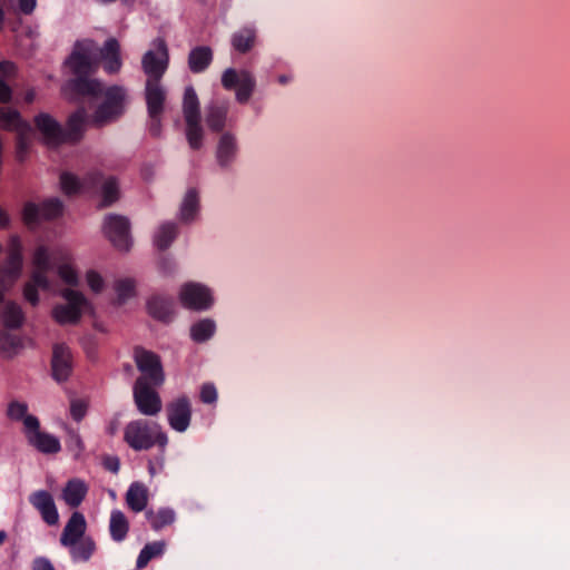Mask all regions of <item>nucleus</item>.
Instances as JSON below:
<instances>
[{
    "mask_svg": "<svg viewBox=\"0 0 570 570\" xmlns=\"http://www.w3.org/2000/svg\"><path fill=\"white\" fill-rule=\"evenodd\" d=\"M66 65L75 76L62 86V92L68 99L79 101L86 95H98L101 91V82L89 78L96 71L89 41H77Z\"/></svg>",
    "mask_w": 570,
    "mask_h": 570,
    "instance_id": "f257e3e1",
    "label": "nucleus"
},
{
    "mask_svg": "<svg viewBox=\"0 0 570 570\" xmlns=\"http://www.w3.org/2000/svg\"><path fill=\"white\" fill-rule=\"evenodd\" d=\"M124 441L134 451H148L157 446L160 453L164 454L168 444V436L158 423L138 419L130 421L125 426Z\"/></svg>",
    "mask_w": 570,
    "mask_h": 570,
    "instance_id": "f03ea898",
    "label": "nucleus"
},
{
    "mask_svg": "<svg viewBox=\"0 0 570 570\" xmlns=\"http://www.w3.org/2000/svg\"><path fill=\"white\" fill-rule=\"evenodd\" d=\"M86 97L102 99L92 115V122L97 127L116 121L125 112L127 90L122 86L112 85L105 87L101 83V91L98 95H86Z\"/></svg>",
    "mask_w": 570,
    "mask_h": 570,
    "instance_id": "7ed1b4c3",
    "label": "nucleus"
},
{
    "mask_svg": "<svg viewBox=\"0 0 570 570\" xmlns=\"http://www.w3.org/2000/svg\"><path fill=\"white\" fill-rule=\"evenodd\" d=\"M22 243L18 235H11L7 247V258L0 265V303L4 294L12 288L22 272Z\"/></svg>",
    "mask_w": 570,
    "mask_h": 570,
    "instance_id": "20e7f679",
    "label": "nucleus"
},
{
    "mask_svg": "<svg viewBox=\"0 0 570 570\" xmlns=\"http://www.w3.org/2000/svg\"><path fill=\"white\" fill-rule=\"evenodd\" d=\"M61 295L66 303L58 304L52 309V317L60 325L77 324L85 313L91 312V304L82 293L67 288Z\"/></svg>",
    "mask_w": 570,
    "mask_h": 570,
    "instance_id": "39448f33",
    "label": "nucleus"
},
{
    "mask_svg": "<svg viewBox=\"0 0 570 570\" xmlns=\"http://www.w3.org/2000/svg\"><path fill=\"white\" fill-rule=\"evenodd\" d=\"M169 65V53L167 43L163 38H157L151 42L149 49L141 59V67L147 75V80L160 81Z\"/></svg>",
    "mask_w": 570,
    "mask_h": 570,
    "instance_id": "423d86ee",
    "label": "nucleus"
},
{
    "mask_svg": "<svg viewBox=\"0 0 570 570\" xmlns=\"http://www.w3.org/2000/svg\"><path fill=\"white\" fill-rule=\"evenodd\" d=\"M130 223L121 215L109 214L104 222V234L119 250H128L131 245Z\"/></svg>",
    "mask_w": 570,
    "mask_h": 570,
    "instance_id": "0eeeda50",
    "label": "nucleus"
},
{
    "mask_svg": "<svg viewBox=\"0 0 570 570\" xmlns=\"http://www.w3.org/2000/svg\"><path fill=\"white\" fill-rule=\"evenodd\" d=\"M88 189H99L101 193V206L107 207L119 199V184L115 176L105 177L99 169H92L85 176Z\"/></svg>",
    "mask_w": 570,
    "mask_h": 570,
    "instance_id": "6e6552de",
    "label": "nucleus"
},
{
    "mask_svg": "<svg viewBox=\"0 0 570 570\" xmlns=\"http://www.w3.org/2000/svg\"><path fill=\"white\" fill-rule=\"evenodd\" d=\"M63 204L59 198H51L40 205L27 203L23 207L22 217L26 224H37L40 219H53L62 215Z\"/></svg>",
    "mask_w": 570,
    "mask_h": 570,
    "instance_id": "1a4fd4ad",
    "label": "nucleus"
},
{
    "mask_svg": "<svg viewBox=\"0 0 570 570\" xmlns=\"http://www.w3.org/2000/svg\"><path fill=\"white\" fill-rule=\"evenodd\" d=\"M179 298L184 307L195 311L208 309L213 304L209 288L199 283L183 285Z\"/></svg>",
    "mask_w": 570,
    "mask_h": 570,
    "instance_id": "9d476101",
    "label": "nucleus"
},
{
    "mask_svg": "<svg viewBox=\"0 0 570 570\" xmlns=\"http://www.w3.org/2000/svg\"><path fill=\"white\" fill-rule=\"evenodd\" d=\"M134 400L138 411L144 415L154 416L161 410L160 396L142 379L135 383Z\"/></svg>",
    "mask_w": 570,
    "mask_h": 570,
    "instance_id": "9b49d317",
    "label": "nucleus"
},
{
    "mask_svg": "<svg viewBox=\"0 0 570 570\" xmlns=\"http://www.w3.org/2000/svg\"><path fill=\"white\" fill-rule=\"evenodd\" d=\"M166 413L170 428L180 433L185 432L191 420V403L187 396H179L166 405Z\"/></svg>",
    "mask_w": 570,
    "mask_h": 570,
    "instance_id": "f8f14e48",
    "label": "nucleus"
},
{
    "mask_svg": "<svg viewBox=\"0 0 570 570\" xmlns=\"http://www.w3.org/2000/svg\"><path fill=\"white\" fill-rule=\"evenodd\" d=\"M73 368L71 350L65 343H57L52 347L51 374L58 383L66 382Z\"/></svg>",
    "mask_w": 570,
    "mask_h": 570,
    "instance_id": "ddd939ff",
    "label": "nucleus"
},
{
    "mask_svg": "<svg viewBox=\"0 0 570 570\" xmlns=\"http://www.w3.org/2000/svg\"><path fill=\"white\" fill-rule=\"evenodd\" d=\"M134 356L138 370L155 385H159L164 382L163 366L157 354L137 346L135 347Z\"/></svg>",
    "mask_w": 570,
    "mask_h": 570,
    "instance_id": "4468645a",
    "label": "nucleus"
},
{
    "mask_svg": "<svg viewBox=\"0 0 570 570\" xmlns=\"http://www.w3.org/2000/svg\"><path fill=\"white\" fill-rule=\"evenodd\" d=\"M35 126L48 146L57 147L66 142L65 128L49 114L40 112L35 117Z\"/></svg>",
    "mask_w": 570,
    "mask_h": 570,
    "instance_id": "2eb2a0df",
    "label": "nucleus"
},
{
    "mask_svg": "<svg viewBox=\"0 0 570 570\" xmlns=\"http://www.w3.org/2000/svg\"><path fill=\"white\" fill-rule=\"evenodd\" d=\"M29 502L37 509L43 521L49 525L58 523L59 514L52 495L46 490H38L30 494Z\"/></svg>",
    "mask_w": 570,
    "mask_h": 570,
    "instance_id": "dca6fc26",
    "label": "nucleus"
},
{
    "mask_svg": "<svg viewBox=\"0 0 570 570\" xmlns=\"http://www.w3.org/2000/svg\"><path fill=\"white\" fill-rule=\"evenodd\" d=\"M166 89L160 81L147 80L145 98L148 115H163L166 101Z\"/></svg>",
    "mask_w": 570,
    "mask_h": 570,
    "instance_id": "f3484780",
    "label": "nucleus"
},
{
    "mask_svg": "<svg viewBox=\"0 0 570 570\" xmlns=\"http://www.w3.org/2000/svg\"><path fill=\"white\" fill-rule=\"evenodd\" d=\"M86 527L87 524L83 514L80 512H73L62 530L60 537L61 546H75V543L83 539Z\"/></svg>",
    "mask_w": 570,
    "mask_h": 570,
    "instance_id": "a211bd4d",
    "label": "nucleus"
},
{
    "mask_svg": "<svg viewBox=\"0 0 570 570\" xmlns=\"http://www.w3.org/2000/svg\"><path fill=\"white\" fill-rule=\"evenodd\" d=\"M229 105L227 101H212L206 107L205 121L212 131L219 132L226 126Z\"/></svg>",
    "mask_w": 570,
    "mask_h": 570,
    "instance_id": "6ab92c4d",
    "label": "nucleus"
},
{
    "mask_svg": "<svg viewBox=\"0 0 570 570\" xmlns=\"http://www.w3.org/2000/svg\"><path fill=\"white\" fill-rule=\"evenodd\" d=\"M174 298L163 295H154L147 302V309L151 317L168 323L174 316Z\"/></svg>",
    "mask_w": 570,
    "mask_h": 570,
    "instance_id": "aec40b11",
    "label": "nucleus"
},
{
    "mask_svg": "<svg viewBox=\"0 0 570 570\" xmlns=\"http://www.w3.org/2000/svg\"><path fill=\"white\" fill-rule=\"evenodd\" d=\"M238 151L236 137L232 132H224L217 144L216 159L222 168H228Z\"/></svg>",
    "mask_w": 570,
    "mask_h": 570,
    "instance_id": "412c9836",
    "label": "nucleus"
},
{
    "mask_svg": "<svg viewBox=\"0 0 570 570\" xmlns=\"http://www.w3.org/2000/svg\"><path fill=\"white\" fill-rule=\"evenodd\" d=\"M104 69L107 73H117L121 68L120 46L117 39L109 38L100 51Z\"/></svg>",
    "mask_w": 570,
    "mask_h": 570,
    "instance_id": "4be33fe9",
    "label": "nucleus"
},
{
    "mask_svg": "<svg viewBox=\"0 0 570 570\" xmlns=\"http://www.w3.org/2000/svg\"><path fill=\"white\" fill-rule=\"evenodd\" d=\"M87 119L88 115L83 107L78 108L69 116L67 128L65 129L66 142L76 144L82 138Z\"/></svg>",
    "mask_w": 570,
    "mask_h": 570,
    "instance_id": "5701e85b",
    "label": "nucleus"
},
{
    "mask_svg": "<svg viewBox=\"0 0 570 570\" xmlns=\"http://www.w3.org/2000/svg\"><path fill=\"white\" fill-rule=\"evenodd\" d=\"M213 50L208 46H197L189 51L188 68L193 73H202L213 62Z\"/></svg>",
    "mask_w": 570,
    "mask_h": 570,
    "instance_id": "b1692460",
    "label": "nucleus"
},
{
    "mask_svg": "<svg viewBox=\"0 0 570 570\" xmlns=\"http://www.w3.org/2000/svg\"><path fill=\"white\" fill-rule=\"evenodd\" d=\"M0 127L6 130L31 131V126L22 119L20 112L9 107H0Z\"/></svg>",
    "mask_w": 570,
    "mask_h": 570,
    "instance_id": "393cba45",
    "label": "nucleus"
},
{
    "mask_svg": "<svg viewBox=\"0 0 570 570\" xmlns=\"http://www.w3.org/2000/svg\"><path fill=\"white\" fill-rule=\"evenodd\" d=\"M29 443L43 454H56L61 450L60 441L55 435L42 431L29 435Z\"/></svg>",
    "mask_w": 570,
    "mask_h": 570,
    "instance_id": "a878e982",
    "label": "nucleus"
},
{
    "mask_svg": "<svg viewBox=\"0 0 570 570\" xmlns=\"http://www.w3.org/2000/svg\"><path fill=\"white\" fill-rule=\"evenodd\" d=\"M126 502L134 512L144 511L148 503L147 488L139 482L131 483L126 493Z\"/></svg>",
    "mask_w": 570,
    "mask_h": 570,
    "instance_id": "bb28decb",
    "label": "nucleus"
},
{
    "mask_svg": "<svg viewBox=\"0 0 570 570\" xmlns=\"http://www.w3.org/2000/svg\"><path fill=\"white\" fill-rule=\"evenodd\" d=\"M86 494L87 487L85 482L79 479L69 480L62 490V498L65 502L71 508H77L80 505Z\"/></svg>",
    "mask_w": 570,
    "mask_h": 570,
    "instance_id": "cd10ccee",
    "label": "nucleus"
},
{
    "mask_svg": "<svg viewBox=\"0 0 570 570\" xmlns=\"http://www.w3.org/2000/svg\"><path fill=\"white\" fill-rule=\"evenodd\" d=\"M2 325L8 330H18L24 322V314L16 302H8L0 314Z\"/></svg>",
    "mask_w": 570,
    "mask_h": 570,
    "instance_id": "c85d7f7f",
    "label": "nucleus"
},
{
    "mask_svg": "<svg viewBox=\"0 0 570 570\" xmlns=\"http://www.w3.org/2000/svg\"><path fill=\"white\" fill-rule=\"evenodd\" d=\"M129 531V522L120 510H112L109 520L110 537L116 542H121L126 539Z\"/></svg>",
    "mask_w": 570,
    "mask_h": 570,
    "instance_id": "c756f323",
    "label": "nucleus"
},
{
    "mask_svg": "<svg viewBox=\"0 0 570 570\" xmlns=\"http://www.w3.org/2000/svg\"><path fill=\"white\" fill-rule=\"evenodd\" d=\"M256 30L252 27H244L233 33L232 46L239 53L248 52L255 43Z\"/></svg>",
    "mask_w": 570,
    "mask_h": 570,
    "instance_id": "7c9ffc66",
    "label": "nucleus"
},
{
    "mask_svg": "<svg viewBox=\"0 0 570 570\" xmlns=\"http://www.w3.org/2000/svg\"><path fill=\"white\" fill-rule=\"evenodd\" d=\"M199 210V197L195 188H189L180 206V220L189 223L194 220Z\"/></svg>",
    "mask_w": 570,
    "mask_h": 570,
    "instance_id": "2f4dec72",
    "label": "nucleus"
},
{
    "mask_svg": "<svg viewBox=\"0 0 570 570\" xmlns=\"http://www.w3.org/2000/svg\"><path fill=\"white\" fill-rule=\"evenodd\" d=\"M183 114L185 120L202 119L198 96L191 86L185 88L183 98Z\"/></svg>",
    "mask_w": 570,
    "mask_h": 570,
    "instance_id": "473e14b6",
    "label": "nucleus"
},
{
    "mask_svg": "<svg viewBox=\"0 0 570 570\" xmlns=\"http://www.w3.org/2000/svg\"><path fill=\"white\" fill-rule=\"evenodd\" d=\"M178 234V227L175 223H164L159 226L158 230L154 236V243L160 250L167 249L171 243L176 239Z\"/></svg>",
    "mask_w": 570,
    "mask_h": 570,
    "instance_id": "72a5a7b5",
    "label": "nucleus"
},
{
    "mask_svg": "<svg viewBox=\"0 0 570 570\" xmlns=\"http://www.w3.org/2000/svg\"><path fill=\"white\" fill-rule=\"evenodd\" d=\"M70 554L73 561L76 562H87L96 550V543L90 537H86L75 543V546H69Z\"/></svg>",
    "mask_w": 570,
    "mask_h": 570,
    "instance_id": "f704fd0d",
    "label": "nucleus"
},
{
    "mask_svg": "<svg viewBox=\"0 0 570 570\" xmlns=\"http://www.w3.org/2000/svg\"><path fill=\"white\" fill-rule=\"evenodd\" d=\"M154 530L158 531L175 521V511L170 508H161L157 512L148 510L145 513Z\"/></svg>",
    "mask_w": 570,
    "mask_h": 570,
    "instance_id": "c9c22d12",
    "label": "nucleus"
},
{
    "mask_svg": "<svg viewBox=\"0 0 570 570\" xmlns=\"http://www.w3.org/2000/svg\"><path fill=\"white\" fill-rule=\"evenodd\" d=\"M165 547L166 544L164 541H154L147 543L138 554L136 567L138 569L147 567L151 559L163 556Z\"/></svg>",
    "mask_w": 570,
    "mask_h": 570,
    "instance_id": "e433bc0d",
    "label": "nucleus"
},
{
    "mask_svg": "<svg viewBox=\"0 0 570 570\" xmlns=\"http://www.w3.org/2000/svg\"><path fill=\"white\" fill-rule=\"evenodd\" d=\"M215 330V322L209 318H204L191 326L190 336L196 343H204L214 335Z\"/></svg>",
    "mask_w": 570,
    "mask_h": 570,
    "instance_id": "4c0bfd02",
    "label": "nucleus"
},
{
    "mask_svg": "<svg viewBox=\"0 0 570 570\" xmlns=\"http://www.w3.org/2000/svg\"><path fill=\"white\" fill-rule=\"evenodd\" d=\"M202 119L185 120L186 138L191 149L198 150L203 146L204 128L200 124Z\"/></svg>",
    "mask_w": 570,
    "mask_h": 570,
    "instance_id": "58836bf2",
    "label": "nucleus"
},
{
    "mask_svg": "<svg viewBox=\"0 0 570 570\" xmlns=\"http://www.w3.org/2000/svg\"><path fill=\"white\" fill-rule=\"evenodd\" d=\"M256 86V81L254 76L247 71L242 70L240 82L236 86V99L240 104H246L252 97L254 89Z\"/></svg>",
    "mask_w": 570,
    "mask_h": 570,
    "instance_id": "ea45409f",
    "label": "nucleus"
},
{
    "mask_svg": "<svg viewBox=\"0 0 570 570\" xmlns=\"http://www.w3.org/2000/svg\"><path fill=\"white\" fill-rule=\"evenodd\" d=\"M22 347V342L18 335L0 331V354L7 357L13 356L19 348Z\"/></svg>",
    "mask_w": 570,
    "mask_h": 570,
    "instance_id": "a19ab883",
    "label": "nucleus"
},
{
    "mask_svg": "<svg viewBox=\"0 0 570 570\" xmlns=\"http://www.w3.org/2000/svg\"><path fill=\"white\" fill-rule=\"evenodd\" d=\"M60 186L66 195H75L82 188H88L85 184V177L80 180L77 176L70 173H62L60 175Z\"/></svg>",
    "mask_w": 570,
    "mask_h": 570,
    "instance_id": "79ce46f5",
    "label": "nucleus"
},
{
    "mask_svg": "<svg viewBox=\"0 0 570 570\" xmlns=\"http://www.w3.org/2000/svg\"><path fill=\"white\" fill-rule=\"evenodd\" d=\"M135 281L132 278H121L116 281L115 291L119 304L125 303L130 297L135 296Z\"/></svg>",
    "mask_w": 570,
    "mask_h": 570,
    "instance_id": "37998d69",
    "label": "nucleus"
},
{
    "mask_svg": "<svg viewBox=\"0 0 570 570\" xmlns=\"http://www.w3.org/2000/svg\"><path fill=\"white\" fill-rule=\"evenodd\" d=\"M31 131L17 132L16 141V157L19 161H23L27 157L30 147L29 135Z\"/></svg>",
    "mask_w": 570,
    "mask_h": 570,
    "instance_id": "c03bdc74",
    "label": "nucleus"
},
{
    "mask_svg": "<svg viewBox=\"0 0 570 570\" xmlns=\"http://www.w3.org/2000/svg\"><path fill=\"white\" fill-rule=\"evenodd\" d=\"M66 445L71 452L75 453L76 458H78L85 449V444L80 434L72 429L68 430V439L66 441Z\"/></svg>",
    "mask_w": 570,
    "mask_h": 570,
    "instance_id": "a18cd8bd",
    "label": "nucleus"
},
{
    "mask_svg": "<svg viewBox=\"0 0 570 570\" xmlns=\"http://www.w3.org/2000/svg\"><path fill=\"white\" fill-rule=\"evenodd\" d=\"M240 78L242 70L238 72L234 68H227L222 75V86L227 90L235 89L240 82Z\"/></svg>",
    "mask_w": 570,
    "mask_h": 570,
    "instance_id": "49530a36",
    "label": "nucleus"
},
{
    "mask_svg": "<svg viewBox=\"0 0 570 570\" xmlns=\"http://www.w3.org/2000/svg\"><path fill=\"white\" fill-rule=\"evenodd\" d=\"M36 269H50V256L45 246H39L33 254Z\"/></svg>",
    "mask_w": 570,
    "mask_h": 570,
    "instance_id": "de8ad7c7",
    "label": "nucleus"
},
{
    "mask_svg": "<svg viewBox=\"0 0 570 570\" xmlns=\"http://www.w3.org/2000/svg\"><path fill=\"white\" fill-rule=\"evenodd\" d=\"M28 412V406L26 403H21L18 401H13L8 406V416L12 420H22Z\"/></svg>",
    "mask_w": 570,
    "mask_h": 570,
    "instance_id": "09e8293b",
    "label": "nucleus"
},
{
    "mask_svg": "<svg viewBox=\"0 0 570 570\" xmlns=\"http://www.w3.org/2000/svg\"><path fill=\"white\" fill-rule=\"evenodd\" d=\"M47 269H35L28 283L33 284V286L38 288L48 289L49 279L47 277Z\"/></svg>",
    "mask_w": 570,
    "mask_h": 570,
    "instance_id": "8fccbe9b",
    "label": "nucleus"
},
{
    "mask_svg": "<svg viewBox=\"0 0 570 570\" xmlns=\"http://www.w3.org/2000/svg\"><path fill=\"white\" fill-rule=\"evenodd\" d=\"M87 413V403L82 400H72L70 404V414L72 419L80 422Z\"/></svg>",
    "mask_w": 570,
    "mask_h": 570,
    "instance_id": "3c124183",
    "label": "nucleus"
},
{
    "mask_svg": "<svg viewBox=\"0 0 570 570\" xmlns=\"http://www.w3.org/2000/svg\"><path fill=\"white\" fill-rule=\"evenodd\" d=\"M59 276L68 285L76 286L78 284V276L76 271L68 265H62L59 267Z\"/></svg>",
    "mask_w": 570,
    "mask_h": 570,
    "instance_id": "603ef678",
    "label": "nucleus"
},
{
    "mask_svg": "<svg viewBox=\"0 0 570 570\" xmlns=\"http://www.w3.org/2000/svg\"><path fill=\"white\" fill-rule=\"evenodd\" d=\"M200 400L206 404L215 403L217 400L216 387L210 383L204 384L200 389Z\"/></svg>",
    "mask_w": 570,
    "mask_h": 570,
    "instance_id": "864d4df0",
    "label": "nucleus"
},
{
    "mask_svg": "<svg viewBox=\"0 0 570 570\" xmlns=\"http://www.w3.org/2000/svg\"><path fill=\"white\" fill-rule=\"evenodd\" d=\"M86 277L91 291H94L95 293H99L102 291L104 279L99 273H97L96 271H89Z\"/></svg>",
    "mask_w": 570,
    "mask_h": 570,
    "instance_id": "5fc2aeb1",
    "label": "nucleus"
},
{
    "mask_svg": "<svg viewBox=\"0 0 570 570\" xmlns=\"http://www.w3.org/2000/svg\"><path fill=\"white\" fill-rule=\"evenodd\" d=\"M38 287L33 286V284L26 283L23 286V297L28 301L32 306H37L39 303V294Z\"/></svg>",
    "mask_w": 570,
    "mask_h": 570,
    "instance_id": "6e6d98bb",
    "label": "nucleus"
},
{
    "mask_svg": "<svg viewBox=\"0 0 570 570\" xmlns=\"http://www.w3.org/2000/svg\"><path fill=\"white\" fill-rule=\"evenodd\" d=\"M23 424L27 430V438L29 439V435H35L37 431H40V422L39 420L33 415H26L23 419Z\"/></svg>",
    "mask_w": 570,
    "mask_h": 570,
    "instance_id": "4d7b16f0",
    "label": "nucleus"
},
{
    "mask_svg": "<svg viewBox=\"0 0 570 570\" xmlns=\"http://www.w3.org/2000/svg\"><path fill=\"white\" fill-rule=\"evenodd\" d=\"M31 570H56L51 561L45 557H38L33 560Z\"/></svg>",
    "mask_w": 570,
    "mask_h": 570,
    "instance_id": "13d9d810",
    "label": "nucleus"
},
{
    "mask_svg": "<svg viewBox=\"0 0 570 570\" xmlns=\"http://www.w3.org/2000/svg\"><path fill=\"white\" fill-rule=\"evenodd\" d=\"M150 124H149V132L154 137H158L161 132V115H149Z\"/></svg>",
    "mask_w": 570,
    "mask_h": 570,
    "instance_id": "bf43d9fd",
    "label": "nucleus"
},
{
    "mask_svg": "<svg viewBox=\"0 0 570 570\" xmlns=\"http://www.w3.org/2000/svg\"><path fill=\"white\" fill-rule=\"evenodd\" d=\"M12 90L10 86L3 80L0 79V102L8 104L11 101Z\"/></svg>",
    "mask_w": 570,
    "mask_h": 570,
    "instance_id": "052dcab7",
    "label": "nucleus"
},
{
    "mask_svg": "<svg viewBox=\"0 0 570 570\" xmlns=\"http://www.w3.org/2000/svg\"><path fill=\"white\" fill-rule=\"evenodd\" d=\"M37 6V0H18L19 10L23 14H31Z\"/></svg>",
    "mask_w": 570,
    "mask_h": 570,
    "instance_id": "680f3d73",
    "label": "nucleus"
},
{
    "mask_svg": "<svg viewBox=\"0 0 570 570\" xmlns=\"http://www.w3.org/2000/svg\"><path fill=\"white\" fill-rule=\"evenodd\" d=\"M104 466L106 470L117 473L120 469V462L117 456H107L104 461Z\"/></svg>",
    "mask_w": 570,
    "mask_h": 570,
    "instance_id": "e2e57ef3",
    "label": "nucleus"
},
{
    "mask_svg": "<svg viewBox=\"0 0 570 570\" xmlns=\"http://www.w3.org/2000/svg\"><path fill=\"white\" fill-rule=\"evenodd\" d=\"M119 420L118 419H112L109 421V423L107 424L106 426V433L114 436L117 434L118 430H119Z\"/></svg>",
    "mask_w": 570,
    "mask_h": 570,
    "instance_id": "0e129e2a",
    "label": "nucleus"
},
{
    "mask_svg": "<svg viewBox=\"0 0 570 570\" xmlns=\"http://www.w3.org/2000/svg\"><path fill=\"white\" fill-rule=\"evenodd\" d=\"M8 225H9V216L6 213V210H3L0 207V228H6Z\"/></svg>",
    "mask_w": 570,
    "mask_h": 570,
    "instance_id": "69168bd1",
    "label": "nucleus"
},
{
    "mask_svg": "<svg viewBox=\"0 0 570 570\" xmlns=\"http://www.w3.org/2000/svg\"><path fill=\"white\" fill-rule=\"evenodd\" d=\"M35 98H36V91L33 89H29V90L26 91V94H24V101L27 104L33 102Z\"/></svg>",
    "mask_w": 570,
    "mask_h": 570,
    "instance_id": "338daca9",
    "label": "nucleus"
},
{
    "mask_svg": "<svg viewBox=\"0 0 570 570\" xmlns=\"http://www.w3.org/2000/svg\"><path fill=\"white\" fill-rule=\"evenodd\" d=\"M13 68V65L9 61H0V71L2 73H7L10 69Z\"/></svg>",
    "mask_w": 570,
    "mask_h": 570,
    "instance_id": "774afa93",
    "label": "nucleus"
}]
</instances>
